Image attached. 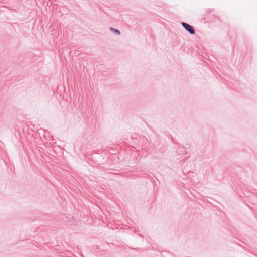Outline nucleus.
Returning <instances> with one entry per match:
<instances>
[{"label":"nucleus","instance_id":"1","mask_svg":"<svg viewBox=\"0 0 257 257\" xmlns=\"http://www.w3.org/2000/svg\"><path fill=\"white\" fill-rule=\"evenodd\" d=\"M182 25L191 34H194L195 33V31L191 25L185 22L182 23Z\"/></svg>","mask_w":257,"mask_h":257},{"label":"nucleus","instance_id":"2","mask_svg":"<svg viewBox=\"0 0 257 257\" xmlns=\"http://www.w3.org/2000/svg\"><path fill=\"white\" fill-rule=\"evenodd\" d=\"M110 30L111 31H112L113 32H114V33H117L118 34V35H119L120 34V32L119 30H117V29H114V28H110Z\"/></svg>","mask_w":257,"mask_h":257}]
</instances>
